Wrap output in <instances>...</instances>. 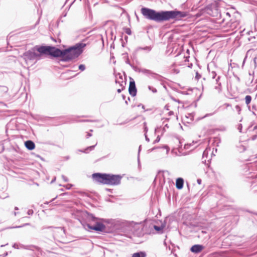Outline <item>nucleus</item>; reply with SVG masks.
Returning <instances> with one entry per match:
<instances>
[{
  "mask_svg": "<svg viewBox=\"0 0 257 257\" xmlns=\"http://www.w3.org/2000/svg\"><path fill=\"white\" fill-rule=\"evenodd\" d=\"M142 15L149 20L156 22L168 21L173 19H180L186 16V14L177 11H162L157 12L154 10L143 8L141 9Z\"/></svg>",
  "mask_w": 257,
  "mask_h": 257,
  "instance_id": "obj_1",
  "label": "nucleus"
},
{
  "mask_svg": "<svg viewBox=\"0 0 257 257\" xmlns=\"http://www.w3.org/2000/svg\"><path fill=\"white\" fill-rule=\"evenodd\" d=\"M92 177L96 181L105 184L118 185L120 183L121 177L119 175L95 173Z\"/></svg>",
  "mask_w": 257,
  "mask_h": 257,
  "instance_id": "obj_2",
  "label": "nucleus"
},
{
  "mask_svg": "<svg viewBox=\"0 0 257 257\" xmlns=\"http://www.w3.org/2000/svg\"><path fill=\"white\" fill-rule=\"evenodd\" d=\"M84 227L86 230L100 231L105 229V225L103 224V219L91 215L89 217L88 222L84 225Z\"/></svg>",
  "mask_w": 257,
  "mask_h": 257,
  "instance_id": "obj_3",
  "label": "nucleus"
},
{
  "mask_svg": "<svg viewBox=\"0 0 257 257\" xmlns=\"http://www.w3.org/2000/svg\"><path fill=\"white\" fill-rule=\"evenodd\" d=\"M80 44L79 46L72 47L62 51V58L64 61H68L77 57L82 52Z\"/></svg>",
  "mask_w": 257,
  "mask_h": 257,
  "instance_id": "obj_4",
  "label": "nucleus"
},
{
  "mask_svg": "<svg viewBox=\"0 0 257 257\" xmlns=\"http://www.w3.org/2000/svg\"><path fill=\"white\" fill-rule=\"evenodd\" d=\"M37 52L41 54H49L54 57L62 56V51L50 46H41L37 48Z\"/></svg>",
  "mask_w": 257,
  "mask_h": 257,
  "instance_id": "obj_5",
  "label": "nucleus"
},
{
  "mask_svg": "<svg viewBox=\"0 0 257 257\" xmlns=\"http://www.w3.org/2000/svg\"><path fill=\"white\" fill-rule=\"evenodd\" d=\"M38 47H35L32 50L26 52L23 57L27 64H29L34 62V60H37L40 56V54L37 53V48Z\"/></svg>",
  "mask_w": 257,
  "mask_h": 257,
  "instance_id": "obj_6",
  "label": "nucleus"
},
{
  "mask_svg": "<svg viewBox=\"0 0 257 257\" xmlns=\"http://www.w3.org/2000/svg\"><path fill=\"white\" fill-rule=\"evenodd\" d=\"M128 90L131 95L134 96L136 95L137 89L136 88L135 83L134 81H130Z\"/></svg>",
  "mask_w": 257,
  "mask_h": 257,
  "instance_id": "obj_7",
  "label": "nucleus"
},
{
  "mask_svg": "<svg viewBox=\"0 0 257 257\" xmlns=\"http://www.w3.org/2000/svg\"><path fill=\"white\" fill-rule=\"evenodd\" d=\"M204 248V246L200 244H196L193 245L191 248V251L194 253H198L202 251Z\"/></svg>",
  "mask_w": 257,
  "mask_h": 257,
  "instance_id": "obj_8",
  "label": "nucleus"
},
{
  "mask_svg": "<svg viewBox=\"0 0 257 257\" xmlns=\"http://www.w3.org/2000/svg\"><path fill=\"white\" fill-rule=\"evenodd\" d=\"M25 144L26 147L28 149H29L30 150H32L34 149L35 145L32 141H26Z\"/></svg>",
  "mask_w": 257,
  "mask_h": 257,
  "instance_id": "obj_9",
  "label": "nucleus"
},
{
  "mask_svg": "<svg viewBox=\"0 0 257 257\" xmlns=\"http://www.w3.org/2000/svg\"><path fill=\"white\" fill-rule=\"evenodd\" d=\"M176 185L178 189H182L183 186V180L182 178H178L176 180Z\"/></svg>",
  "mask_w": 257,
  "mask_h": 257,
  "instance_id": "obj_10",
  "label": "nucleus"
},
{
  "mask_svg": "<svg viewBox=\"0 0 257 257\" xmlns=\"http://www.w3.org/2000/svg\"><path fill=\"white\" fill-rule=\"evenodd\" d=\"M146 255L145 252H136L134 253L132 257H145Z\"/></svg>",
  "mask_w": 257,
  "mask_h": 257,
  "instance_id": "obj_11",
  "label": "nucleus"
},
{
  "mask_svg": "<svg viewBox=\"0 0 257 257\" xmlns=\"http://www.w3.org/2000/svg\"><path fill=\"white\" fill-rule=\"evenodd\" d=\"M165 226V225L164 224H162L160 226H158L157 225H154V229L158 232H162L163 229L164 228Z\"/></svg>",
  "mask_w": 257,
  "mask_h": 257,
  "instance_id": "obj_12",
  "label": "nucleus"
},
{
  "mask_svg": "<svg viewBox=\"0 0 257 257\" xmlns=\"http://www.w3.org/2000/svg\"><path fill=\"white\" fill-rule=\"evenodd\" d=\"M215 12L214 13L212 12L209 7L206 8V9H205V12H206V13L212 16H214L215 14L217 13V10H215Z\"/></svg>",
  "mask_w": 257,
  "mask_h": 257,
  "instance_id": "obj_13",
  "label": "nucleus"
},
{
  "mask_svg": "<svg viewBox=\"0 0 257 257\" xmlns=\"http://www.w3.org/2000/svg\"><path fill=\"white\" fill-rule=\"evenodd\" d=\"M245 103H246V104H248L251 101V97L249 95H246L245 96Z\"/></svg>",
  "mask_w": 257,
  "mask_h": 257,
  "instance_id": "obj_14",
  "label": "nucleus"
},
{
  "mask_svg": "<svg viewBox=\"0 0 257 257\" xmlns=\"http://www.w3.org/2000/svg\"><path fill=\"white\" fill-rule=\"evenodd\" d=\"M79 69L81 71H83L85 70V67L84 65L81 64L79 66Z\"/></svg>",
  "mask_w": 257,
  "mask_h": 257,
  "instance_id": "obj_15",
  "label": "nucleus"
},
{
  "mask_svg": "<svg viewBox=\"0 0 257 257\" xmlns=\"http://www.w3.org/2000/svg\"><path fill=\"white\" fill-rule=\"evenodd\" d=\"M32 213V211L31 210H29V211H28V213H29V214H31Z\"/></svg>",
  "mask_w": 257,
  "mask_h": 257,
  "instance_id": "obj_16",
  "label": "nucleus"
},
{
  "mask_svg": "<svg viewBox=\"0 0 257 257\" xmlns=\"http://www.w3.org/2000/svg\"><path fill=\"white\" fill-rule=\"evenodd\" d=\"M197 182L199 184H200L201 183V180H197Z\"/></svg>",
  "mask_w": 257,
  "mask_h": 257,
  "instance_id": "obj_17",
  "label": "nucleus"
},
{
  "mask_svg": "<svg viewBox=\"0 0 257 257\" xmlns=\"http://www.w3.org/2000/svg\"><path fill=\"white\" fill-rule=\"evenodd\" d=\"M165 148H166V149H167V153H168L169 150L168 149L167 147L165 146Z\"/></svg>",
  "mask_w": 257,
  "mask_h": 257,
  "instance_id": "obj_18",
  "label": "nucleus"
},
{
  "mask_svg": "<svg viewBox=\"0 0 257 257\" xmlns=\"http://www.w3.org/2000/svg\"><path fill=\"white\" fill-rule=\"evenodd\" d=\"M93 148H94V146L90 147V148L91 149H93Z\"/></svg>",
  "mask_w": 257,
  "mask_h": 257,
  "instance_id": "obj_19",
  "label": "nucleus"
},
{
  "mask_svg": "<svg viewBox=\"0 0 257 257\" xmlns=\"http://www.w3.org/2000/svg\"><path fill=\"white\" fill-rule=\"evenodd\" d=\"M146 140H147V141H149V139H148V138H147V137L146 136Z\"/></svg>",
  "mask_w": 257,
  "mask_h": 257,
  "instance_id": "obj_20",
  "label": "nucleus"
},
{
  "mask_svg": "<svg viewBox=\"0 0 257 257\" xmlns=\"http://www.w3.org/2000/svg\"><path fill=\"white\" fill-rule=\"evenodd\" d=\"M159 141V139H158V137L157 138V139L156 140V142H158Z\"/></svg>",
  "mask_w": 257,
  "mask_h": 257,
  "instance_id": "obj_21",
  "label": "nucleus"
},
{
  "mask_svg": "<svg viewBox=\"0 0 257 257\" xmlns=\"http://www.w3.org/2000/svg\"><path fill=\"white\" fill-rule=\"evenodd\" d=\"M63 179L65 180V181H67V180H66V179H65V177H64V176H63Z\"/></svg>",
  "mask_w": 257,
  "mask_h": 257,
  "instance_id": "obj_22",
  "label": "nucleus"
},
{
  "mask_svg": "<svg viewBox=\"0 0 257 257\" xmlns=\"http://www.w3.org/2000/svg\"><path fill=\"white\" fill-rule=\"evenodd\" d=\"M117 91H118V92H120V89H118V90H117Z\"/></svg>",
  "mask_w": 257,
  "mask_h": 257,
  "instance_id": "obj_23",
  "label": "nucleus"
},
{
  "mask_svg": "<svg viewBox=\"0 0 257 257\" xmlns=\"http://www.w3.org/2000/svg\"><path fill=\"white\" fill-rule=\"evenodd\" d=\"M136 225H140V224L137 223V224H136Z\"/></svg>",
  "mask_w": 257,
  "mask_h": 257,
  "instance_id": "obj_24",
  "label": "nucleus"
}]
</instances>
